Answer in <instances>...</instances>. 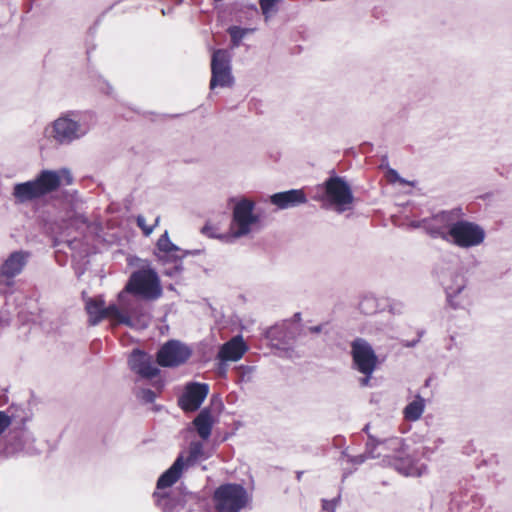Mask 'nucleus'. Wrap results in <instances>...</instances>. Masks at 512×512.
<instances>
[{"instance_id": "1", "label": "nucleus", "mask_w": 512, "mask_h": 512, "mask_svg": "<svg viewBox=\"0 0 512 512\" xmlns=\"http://www.w3.org/2000/svg\"><path fill=\"white\" fill-rule=\"evenodd\" d=\"M129 294L139 296L146 300H154L161 296L162 288L157 273L151 268H143L135 271L130 276L125 288L118 294V300L122 308L137 321H147L149 316L142 312L139 302Z\"/></svg>"}, {"instance_id": "2", "label": "nucleus", "mask_w": 512, "mask_h": 512, "mask_svg": "<svg viewBox=\"0 0 512 512\" xmlns=\"http://www.w3.org/2000/svg\"><path fill=\"white\" fill-rule=\"evenodd\" d=\"M232 209V218L230 222V231L225 236L227 241L252 235L260 231L263 227V215L256 208L257 202L244 195L232 197L229 199Z\"/></svg>"}, {"instance_id": "3", "label": "nucleus", "mask_w": 512, "mask_h": 512, "mask_svg": "<svg viewBox=\"0 0 512 512\" xmlns=\"http://www.w3.org/2000/svg\"><path fill=\"white\" fill-rule=\"evenodd\" d=\"M91 127V116L66 112L47 125L44 133L57 144L69 145L87 135Z\"/></svg>"}, {"instance_id": "4", "label": "nucleus", "mask_w": 512, "mask_h": 512, "mask_svg": "<svg viewBox=\"0 0 512 512\" xmlns=\"http://www.w3.org/2000/svg\"><path fill=\"white\" fill-rule=\"evenodd\" d=\"M73 178L67 169L44 170L33 181L15 185L13 195L19 202H27L55 191L61 184H72Z\"/></svg>"}, {"instance_id": "5", "label": "nucleus", "mask_w": 512, "mask_h": 512, "mask_svg": "<svg viewBox=\"0 0 512 512\" xmlns=\"http://www.w3.org/2000/svg\"><path fill=\"white\" fill-rule=\"evenodd\" d=\"M86 311L89 315V322L92 325L98 324L102 319L108 318L115 324H124L132 328H145L147 321L135 320L127 310L122 308L121 303L117 299V303L105 306V302L101 297L89 298L85 303Z\"/></svg>"}, {"instance_id": "6", "label": "nucleus", "mask_w": 512, "mask_h": 512, "mask_svg": "<svg viewBox=\"0 0 512 512\" xmlns=\"http://www.w3.org/2000/svg\"><path fill=\"white\" fill-rule=\"evenodd\" d=\"M449 229L437 228L440 238L460 248L481 245L486 237L485 230L478 224L467 220L456 221Z\"/></svg>"}, {"instance_id": "7", "label": "nucleus", "mask_w": 512, "mask_h": 512, "mask_svg": "<svg viewBox=\"0 0 512 512\" xmlns=\"http://www.w3.org/2000/svg\"><path fill=\"white\" fill-rule=\"evenodd\" d=\"M252 495L240 484L228 483L219 486L213 495L215 509L218 512H241L248 508Z\"/></svg>"}, {"instance_id": "8", "label": "nucleus", "mask_w": 512, "mask_h": 512, "mask_svg": "<svg viewBox=\"0 0 512 512\" xmlns=\"http://www.w3.org/2000/svg\"><path fill=\"white\" fill-rule=\"evenodd\" d=\"M184 467V459L182 456H179L173 465L158 479V491L154 493V497L156 498L158 507H160L163 512H178L184 506L182 499L175 500L160 492V490L173 485L180 478Z\"/></svg>"}, {"instance_id": "9", "label": "nucleus", "mask_w": 512, "mask_h": 512, "mask_svg": "<svg viewBox=\"0 0 512 512\" xmlns=\"http://www.w3.org/2000/svg\"><path fill=\"white\" fill-rule=\"evenodd\" d=\"M387 449L391 450L393 454L385 455V461L388 465L392 466L398 473L404 476H421L425 471L423 464L413 462L409 457H402L403 453V440L394 437L381 443Z\"/></svg>"}, {"instance_id": "10", "label": "nucleus", "mask_w": 512, "mask_h": 512, "mask_svg": "<svg viewBox=\"0 0 512 512\" xmlns=\"http://www.w3.org/2000/svg\"><path fill=\"white\" fill-rule=\"evenodd\" d=\"M351 353L356 369L365 375L360 380L362 386H367L377 365V356L372 346L364 339H355L351 344Z\"/></svg>"}, {"instance_id": "11", "label": "nucleus", "mask_w": 512, "mask_h": 512, "mask_svg": "<svg viewBox=\"0 0 512 512\" xmlns=\"http://www.w3.org/2000/svg\"><path fill=\"white\" fill-rule=\"evenodd\" d=\"M233 84L231 54L224 49L214 50L211 57L210 89L229 88Z\"/></svg>"}, {"instance_id": "12", "label": "nucleus", "mask_w": 512, "mask_h": 512, "mask_svg": "<svg viewBox=\"0 0 512 512\" xmlns=\"http://www.w3.org/2000/svg\"><path fill=\"white\" fill-rule=\"evenodd\" d=\"M325 199L339 213L349 210L354 197L350 186L340 177H330L325 182Z\"/></svg>"}, {"instance_id": "13", "label": "nucleus", "mask_w": 512, "mask_h": 512, "mask_svg": "<svg viewBox=\"0 0 512 512\" xmlns=\"http://www.w3.org/2000/svg\"><path fill=\"white\" fill-rule=\"evenodd\" d=\"M157 257L163 263H173L172 268H168L164 271L166 275L175 276L181 271V259L182 254L179 247L173 244L166 231L157 242Z\"/></svg>"}, {"instance_id": "14", "label": "nucleus", "mask_w": 512, "mask_h": 512, "mask_svg": "<svg viewBox=\"0 0 512 512\" xmlns=\"http://www.w3.org/2000/svg\"><path fill=\"white\" fill-rule=\"evenodd\" d=\"M191 350L179 341H169L164 344L157 354L158 364L164 367L178 366L190 357Z\"/></svg>"}, {"instance_id": "15", "label": "nucleus", "mask_w": 512, "mask_h": 512, "mask_svg": "<svg viewBox=\"0 0 512 512\" xmlns=\"http://www.w3.org/2000/svg\"><path fill=\"white\" fill-rule=\"evenodd\" d=\"M447 301L454 309H468L472 300L466 291V282L463 276L456 275L451 283L445 286Z\"/></svg>"}, {"instance_id": "16", "label": "nucleus", "mask_w": 512, "mask_h": 512, "mask_svg": "<svg viewBox=\"0 0 512 512\" xmlns=\"http://www.w3.org/2000/svg\"><path fill=\"white\" fill-rule=\"evenodd\" d=\"M208 392L207 384L190 383L180 397L179 405L184 411H195L201 406Z\"/></svg>"}, {"instance_id": "17", "label": "nucleus", "mask_w": 512, "mask_h": 512, "mask_svg": "<svg viewBox=\"0 0 512 512\" xmlns=\"http://www.w3.org/2000/svg\"><path fill=\"white\" fill-rule=\"evenodd\" d=\"M247 350L248 345L245 343L243 337L236 335L220 347L217 358L221 363L236 362L243 357Z\"/></svg>"}, {"instance_id": "18", "label": "nucleus", "mask_w": 512, "mask_h": 512, "mask_svg": "<svg viewBox=\"0 0 512 512\" xmlns=\"http://www.w3.org/2000/svg\"><path fill=\"white\" fill-rule=\"evenodd\" d=\"M130 368L145 378H152L158 373V368L153 364L152 358L140 351L134 350L129 357Z\"/></svg>"}, {"instance_id": "19", "label": "nucleus", "mask_w": 512, "mask_h": 512, "mask_svg": "<svg viewBox=\"0 0 512 512\" xmlns=\"http://www.w3.org/2000/svg\"><path fill=\"white\" fill-rule=\"evenodd\" d=\"M270 202L278 209L283 210L306 203L307 197L303 190L292 189L271 195Z\"/></svg>"}, {"instance_id": "20", "label": "nucleus", "mask_w": 512, "mask_h": 512, "mask_svg": "<svg viewBox=\"0 0 512 512\" xmlns=\"http://www.w3.org/2000/svg\"><path fill=\"white\" fill-rule=\"evenodd\" d=\"M28 256L27 253L22 251L10 254L1 266V275L6 278H12L21 273L27 263Z\"/></svg>"}, {"instance_id": "21", "label": "nucleus", "mask_w": 512, "mask_h": 512, "mask_svg": "<svg viewBox=\"0 0 512 512\" xmlns=\"http://www.w3.org/2000/svg\"><path fill=\"white\" fill-rule=\"evenodd\" d=\"M455 217L452 212L443 211L435 215L431 220L424 221L425 228L428 233L434 238H440V234L435 230L437 228L449 229L450 225L455 223Z\"/></svg>"}, {"instance_id": "22", "label": "nucleus", "mask_w": 512, "mask_h": 512, "mask_svg": "<svg viewBox=\"0 0 512 512\" xmlns=\"http://www.w3.org/2000/svg\"><path fill=\"white\" fill-rule=\"evenodd\" d=\"M193 424L197 430L198 435L206 440L209 438L213 425V418L209 410H202L194 419Z\"/></svg>"}, {"instance_id": "23", "label": "nucleus", "mask_w": 512, "mask_h": 512, "mask_svg": "<svg viewBox=\"0 0 512 512\" xmlns=\"http://www.w3.org/2000/svg\"><path fill=\"white\" fill-rule=\"evenodd\" d=\"M425 410V399L417 395L403 410L404 418L407 421H417L421 418Z\"/></svg>"}, {"instance_id": "24", "label": "nucleus", "mask_w": 512, "mask_h": 512, "mask_svg": "<svg viewBox=\"0 0 512 512\" xmlns=\"http://www.w3.org/2000/svg\"><path fill=\"white\" fill-rule=\"evenodd\" d=\"M203 444L201 442H192L189 446V457L187 462L194 463L196 461L205 459Z\"/></svg>"}, {"instance_id": "25", "label": "nucleus", "mask_w": 512, "mask_h": 512, "mask_svg": "<svg viewBox=\"0 0 512 512\" xmlns=\"http://www.w3.org/2000/svg\"><path fill=\"white\" fill-rule=\"evenodd\" d=\"M281 0H260L259 4L265 19L268 20L277 12V5Z\"/></svg>"}, {"instance_id": "26", "label": "nucleus", "mask_w": 512, "mask_h": 512, "mask_svg": "<svg viewBox=\"0 0 512 512\" xmlns=\"http://www.w3.org/2000/svg\"><path fill=\"white\" fill-rule=\"evenodd\" d=\"M229 34L231 36V40L234 46H238L241 40L250 32L252 29H243L237 26H233L229 28Z\"/></svg>"}, {"instance_id": "27", "label": "nucleus", "mask_w": 512, "mask_h": 512, "mask_svg": "<svg viewBox=\"0 0 512 512\" xmlns=\"http://www.w3.org/2000/svg\"><path fill=\"white\" fill-rule=\"evenodd\" d=\"M214 230L215 229L212 226L206 225L202 228V233L207 235L208 237L218 238L227 243L231 242L227 241V239L225 238V236H228V234H216Z\"/></svg>"}, {"instance_id": "28", "label": "nucleus", "mask_w": 512, "mask_h": 512, "mask_svg": "<svg viewBox=\"0 0 512 512\" xmlns=\"http://www.w3.org/2000/svg\"><path fill=\"white\" fill-rule=\"evenodd\" d=\"M137 224L146 236L150 235L154 229V225H147L146 219L143 216L137 217Z\"/></svg>"}, {"instance_id": "29", "label": "nucleus", "mask_w": 512, "mask_h": 512, "mask_svg": "<svg viewBox=\"0 0 512 512\" xmlns=\"http://www.w3.org/2000/svg\"><path fill=\"white\" fill-rule=\"evenodd\" d=\"M338 502H339V497L334 498L330 501L323 500V505H322L323 512H335Z\"/></svg>"}, {"instance_id": "30", "label": "nucleus", "mask_w": 512, "mask_h": 512, "mask_svg": "<svg viewBox=\"0 0 512 512\" xmlns=\"http://www.w3.org/2000/svg\"><path fill=\"white\" fill-rule=\"evenodd\" d=\"M139 397L146 403H152L156 398V394L150 389H142L139 392Z\"/></svg>"}, {"instance_id": "31", "label": "nucleus", "mask_w": 512, "mask_h": 512, "mask_svg": "<svg viewBox=\"0 0 512 512\" xmlns=\"http://www.w3.org/2000/svg\"><path fill=\"white\" fill-rule=\"evenodd\" d=\"M10 424V417L6 413L0 411V435L9 427Z\"/></svg>"}, {"instance_id": "32", "label": "nucleus", "mask_w": 512, "mask_h": 512, "mask_svg": "<svg viewBox=\"0 0 512 512\" xmlns=\"http://www.w3.org/2000/svg\"><path fill=\"white\" fill-rule=\"evenodd\" d=\"M280 329H281V327H279V326L270 328L267 332V337L270 338L271 340H274V338L276 337V335L278 334Z\"/></svg>"}, {"instance_id": "33", "label": "nucleus", "mask_w": 512, "mask_h": 512, "mask_svg": "<svg viewBox=\"0 0 512 512\" xmlns=\"http://www.w3.org/2000/svg\"><path fill=\"white\" fill-rule=\"evenodd\" d=\"M375 300L373 298H365L362 300V302L360 303V307L363 311H365L366 313H368V309L366 308V305L367 304H374Z\"/></svg>"}, {"instance_id": "34", "label": "nucleus", "mask_w": 512, "mask_h": 512, "mask_svg": "<svg viewBox=\"0 0 512 512\" xmlns=\"http://www.w3.org/2000/svg\"><path fill=\"white\" fill-rule=\"evenodd\" d=\"M389 179L391 181H402L398 175V173L395 171V170H390L389 171Z\"/></svg>"}, {"instance_id": "35", "label": "nucleus", "mask_w": 512, "mask_h": 512, "mask_svg": "<svg viewBox=\"0 0 512 512\" xmlns=\"http://www.w3.org/2000/svg\"><path fill=\"white\" fill-rule=\"evenodd\" d=\"M158 221H159V218H156L155 219V225L158 223Z\"/></svg>"}]
</instances>
